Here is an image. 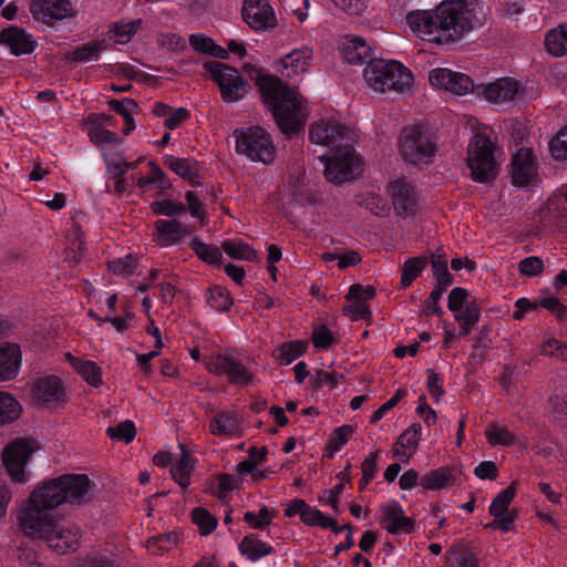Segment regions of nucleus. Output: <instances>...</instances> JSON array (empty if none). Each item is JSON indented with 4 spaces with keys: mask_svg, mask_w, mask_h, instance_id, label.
Listing matches in <instances>:
<instances>
[{
    "mask_svg": "<svg viewBox=\"0 0 567 567\" xmlns=\"http://www.w3.org/2000/svg\"><path fill=\"white\" fill-rule=\"evenodd\" d=\"M352 144H340L320 156L324 164V176L329 182L339 185L361 172L362 161Z\"/></svg>",
    "mask_w": 567,
    "mask_h": 567,
    "instance_id": "nucleus-7",
    "label": "nucleus"
},
{
    "mask_svg": "<svg viewBox=\"0 0 567 567\" xmlns=\"http://www.w3.org/2000/svg\"><path fill=\"white\" fill-rule=\"evenodd\" d=\"M399 150L403 159L414 165L427 164L436 153L431 135L419 126H409L402 131Z\"/></svg>",
    "mask_w": 567,
    "mask_h": 567,
    "instance_id": "nucleus-9",
    "label": "nucleus"
},
{
    "mask_svg": "<svg viewBox=\"0 0 567 567\" xmlns=\"http://www.w3.org/2000/svg\"><path fill=\"white\" fill-rule=\"evenodd\" d=\"M388 192L392 197L395 212L401 216L412 214L416 207V198L413 188L404 179L393 181Z\"/></svg>",
    "mask_w": 567,
    "mask_h": 567,
    "instance_id": "nucleus-25",
    "label": "nucleus"
},
{
    "mask_svg": "<svg viewBox=\"0 0 567 567\" xmlns=\"http://www.w3.org/2000/svg\"><path fill=\"white\" fill-rule=\"evenodd\" d=\"M103 50L102 42L93 41L76 48L68 54V60L72 62L85 63L96 60L100 52Z\"/></svg>",
    "mask_w": 567,
    "mask_h": 567,
    "instance_id": "nucleus-43",
    "label": "nucleus"
},
{
    "mask_svg": "<svg viewBox=\"0 0 567 567\" xmlns=\"http://www.w3.org/2000/svg\"><path fill=\"white\" fill-rule=\"evenodd\" d=\"M272 518L274 515L266 506L261 507L257 513L246 512L244 515V520L249 524L250 527L261 530L270 525Z\"/></svg>",
    "mask_w": 567,
    "mask_h": 567,
    "instance_id": "nucleus-51",
    "label": "nucleus"
},
{
    "mask_svg": "<svg viewBox=\"0 0 567 567\" xmlns=\"http://www.w3.org/2000/svg\"><path fill=\"white\" fill-rule=\"evenodd\" d=\"M549 151L555 161L567 162V125L550 141Z\"/></svg>",
    "mask_w": 567,
    "mask_h": 567,
    "instance_id": "nucleus-50",
    "label": "nucleus"
},
{
    "mask_svg": "<svg viewBox=\"0 0 567 567\" xmlns=\"http://www.w3.org/2000/svg\"><path fill=\"white\" fill-rule=\"evenodd\" d=\"M238 549L250 561H257L274 551L270 544L262 542L254 534L245 536L239 543Z\"/></svg>",
    "mask_w": 567,
    "mask_h": 567,
    "instance_id": "nucleus-32",
    "label": "nucleus"
},
{
    "mask_svg": "<svg viewBox=\"0 0 567 567\" xmlns=\"http://www.w3.org/2000/svg\"><path fill=\"white\" fill-rule=\"evenodd\" d=\"M542 353L567 361V344L553 337L547 338L542 344Z\"/></svg>",
    "mask_w": 567,
    "mask_h": 567,
    "instance_id": "nucleus-56",
    "label": "nucleus"
},
{
    "mask_svg": "<svg viewBox=\"0 0 567 567\" xmlns=\"http://www.w3.org/2000/svg\"><path fill=\"white\" fill-rule=\"evenodd\" d=\"M301 522L308 526H320L322 528H331L336 533H341L346 526H338L337 522L326 516L316 507L307 505V509L302 513Z\"/></svg>",
    "mask_w": 567,
    "mask_h": 567,
    "instance_id": "nucleus-37",
    "label": "nucleus"
},
{
    "mask_svg": "<svg viewBox=\"0 0 567 567\" xmlns=\"http://www.w3.org/2000/svg\"><path fill=\"white\" fill-rule=\"evenodd\" d=\"M152 210L156 215L174 216L185 212V206L181 203H174L167 199L154 202Z\"/></svg>",
    "mask_w": 567,
    "mask_h": 567,
    "instance_id": "nucleus-59",
    "label": "nucleus"
},
{
    "mask_svg": "<svg viewBox=\"0 0 567 567\" xmlns=\"http://www.w3.org/2000/svg\"><path fill=\"white\" fill-rule=\"evenodd\" d=\"M30 12L35 21L53 25L76 13L72 0H32Z\"/></svg>",
    "mask_w": 567,
    "mask_h": 567,
    "instance_id": "nucleus-18",
    "label": "nucleus"
},
{
    "mask_svg": "<svg viewBox=\"0 0 567 567\" xmlns=\"http://www.w3.org/2000/svg\"><path fill=\"white\" fill-rule=\"evenodd\" d=\"M375 297V289L372 286L352 285L349 289V301H362L367 303Z\"/></svg>",
    "mask_w": 567,
    "mask_h": 567,
    "instance_id": "nucleus-62",
    "label": "nucleus"
},
{
    "mask_svg": "<svg viewBox=\"0 0 567 567\" xmlns=\"http://www.w3.org/2000/svg\"><path fill=\"white\" fill-rule=\"evenodd\" d=\"M511 179L516 187H533L539 183L538 164L530 148L520 147L514 153Z\"/></svg>",
    "mask_w": 567,
    "mask_h": 567,
    "instance_id": "nucleus-16",
    "label": "nucleus"
},
{
    "mask_svg": "<svg viewBox=\"0 0 567 567\" xmlns=\"http://www.w3.org/2000/svg\"><path fill=\"white\" fill-rule=\"evenodd\" d=\"M33 396L38 404L59 408L66 402V391L56 377H44L34 382Z\"/></svg>",
    "mask_w": 567,
    "mask_h": 567,
    "instance_id": "nucleus-21",
    "label": "nucleus"
},
{
    "mask_svg": "<svg viewBox=\"0 0 567 567\" xmlns=\"http://www.w3.org/2000/svg\"><path fill=\"white\" fill-rule=\"evenodd\" d=\"M193 522L198 526L202 535L210 534L217 526V519L204 508H195L192 512Z\"/></svg>",
    "mask_w": 567,
    "mask_h": 567,
    "instance_id": "nucleus-52",
    "label": "nucleus"
},
{
    "mask_svg": "<svg viewBox=\"0 0 567 567\" xmlns=\"http://www.w3.org/2000/svg\"><path fill=\"white\" fill-rule=\"evenodd\" d=\"M92 497L85 474H64L37 485L22 504L55 512L62 505L81 506Z\"/></svg>",
    "mask_w": 567,
    "mask_h": 567,
    "instance_id": "nucleus-4",
    "label": "nucleus"
},
{
    "mask_svg": "<svg viewBox=\"0 0 567 567\" xmlns=\"http://www.w3.org/2000/svg\"><path fill=\"white\" fill-rule=\"evenodd\" d=\"M206 69L218 84L221 99L225 103H236L249 92V84L244 80L237 69L220 62H210Z\"/></svg>",
    "mask_w": 567,
    "mask_h": 567,
    "instance_id": "nucleus-10",
    "label": "nucleus"
},
{
    "mask_svg": "<svg viewBox=\"0 0 567 567\" xmlns=\"http://www.w3.org/2000/svg\"><path fill=\"white\" fill-rule=\"evenodd\" d=\"M243 70L255 82L262 103L270 109L282 133L293 134L303 127L309 111L306 100L297 90L278 76L264 73L256 64L247 62Z\"/></svg>",
    "mask_w": 567,
    "mask_h": 567,
    "instance_id": "nucleus-2",
    "label": "nucleus"
},
{
    "mask_svg": "<svg viewBox=\"0 0 567 567\" xmlns=\"http://www.w3.org/2000/svg\"><path fill=\"white\" fill-rule=\"evenodd\" d=\"M35 450L34 443L27 440L13 441L3 450L2 461L13 482L22 484L28 481L25 467Z\"/></svg>",
    "mask_w": 567,
    "mask_h": 567,
    "instance_id": "nucleus-15",
    "label": "nucleus"
},
{
    "mask_svg": "<svg viewBox=\"0 0 567 567\" xmlns=\"http://www.w3.org/2000/svg\"><path fill=\"white\" fill-rule=\"evenodd\" d=\"M190 247L195 254L206 262L218 264L221 259V252L218 247L208 246L198 237L193 238Z\"/></svg>",
    "mask_w": 567,
    "mask_h": 567,
    "instance_id": "nucleus-47",
    "label": "nucleus"
},
{
    "mask_svg": "<svg viewBox=\"0 0 567 567\" xmlns=\"http://www.w3.org/2000/svg\"><path fill=\"white\" fill-rule=\"evenodd\" d=\"M106 432L111 439L124 441L125 443L132 442L136 433L135 425L132 421H125L115 427H109Z\"/></svg>",
    "mask_w": 567,
    "mask_h": 567,
    "instance_id": "nucleus-55",
    "label": "nucleus"
},
{
    "mask_svg": "<svg viewBox=\"0 0 567 567\" xmlns=\"http://www.w3.org/2000/svg\"><path fill=\"white\" fill-rule=\"evenodd\" d=\"M208 372L215 375H226L233 384L245 386L252 381L251 372L231 354L212 353L204 358Z\"/></svg>",
    "mask_w": 567,
    "mask_h": 567,
    "instance_id": "nucleus-11",
    "label": "nucleus"
},
{
    "mask_svg": "<svg viewBox=\"0 0 567 567\" xmlns=\"http://www.w3.org/2000/svg\"><path fill=\"white\" fill-rule=\"evenodd\" d=\"M21 412L22 406L19 401L10 393L0 391V425L16 421Z\"/></svg>",
    "mask_w": 567,
    "mask_h": 567,
    "instance_id": "nucleus-39",
    "label": "nucleus"
},
{
    "mask_svg": "<svg viewBox=\"0 0 567 567\" xmlns=\"http://www.w3.org/2000/svg\"><path fill=\"white\" fill-rule=\"evenodd\" d=\"M238 154L254 162L269 164L275 158V145L268 133L259 126L237 128L233 133Z\"/></svg>",
    "mask_w": 567,
    "mask_h": 567,
    "instance_id": "nucleus-8",
    "label": "nucleus"
},
{
    "mask_svg": "<svg viewBox=\"0 0 567 567\" xmlns=\"http://www.w3.org/2000/svg\"><path fill=\"white\" fill-rule=\"evenodd\" d=\"M155 241L161 247H167L178 243L187 235V227L177 220L159 219L155 223Z\"/></svg>",
    "mask_w": 567,
    "mask_h": 567,
    "instance_id": "nucleus-28",
    "label": "nucleus"
},
{
    "mask_svg": "<svg viewBox=\"0 0 567 567\" xmlns=\"http://www.w3.org/2000/svg\"><path fill=\"white\" fill-rule=\"evenodd\" d=\"M224 251L236 259L255 260L257 258L256 252L241 240H228L223 245Z\"/></svg>",
    "mask_w": 567,
    "mask_h": 567,
    "instance_id": "nucleus-48",
    "label": "nucleus"
},
{
    "mask_svg": "<svg viewBox=\"0 0 567 567\" xmlns=\"http://www.w3.org/2000/svg\"><path fill=\"white\" fill-rule=\"evenodd\" d=\"M181 457L171 466V474L175 482L184 489L190 484V476L195 468V460L183 444H179Z\"/></svg>",
    "mask_w": 567,
    "mask_h": 567,
    "instance_id": "nucleus-31",
    "label": "nucleus"
},
{
    "mask_svg": "<svg viewBox=\"0 0 567 567\" xmlns=\"http://www.w3.org/2000/svg\"><path fill=\"white\" fill-rule=\"evenodd\" d=\"M195 164L196 163L192 159L179 157H169L166 161V165L171 171H173L182 178L188 181L189 183H195L197 178Z\"/></svg>",
    "mask_w": 567,
    "mask_h": 567,
    "instance_id": "nucleus-42",
    "label": "nucleus"
},
{
    "mask_svg": "<svg viewBox=\"0 0 567 567\" xmlns=\"http://www.w3.org/2000/svg\"><path fill=\"white\" fill-rule=\"evenodd\" d=\"M380 456V452L375 451L369 454L365 460L361 464L362 471V485L363 488L373 477L378 466V460Z\"/></svg>",
    "mask_w": 567,
    "mask_h": 567,
    "instance_id": "nucleus-61",
    "label": "nucleus"
},
{
    "mask_svg": "<svg viewBox=\"0 0 567 567\" xmlns=\"http://www.w3.org/2000/svg\"><path fill=\"white\" fill-rule=\"evenodd\" d=\"M241 16L255 31H266L277 25V18L267 0H244Z\"/></svg>",
    "mask_w": 567,
    "mask_h": 567,
    "instance_id": "nucleus-20",
    "label": "nucleus"
},
{
    "mask_svg": "<svg viewBox=\"0 0 567 567\" xmlns=\"http://www.w3.org/2000/svg\"><path fill=\"white\" fill-rule=\"evenodd\" d=\"M421 425L419 423H413L400 435L396 445L413 453L421 440Z\"/></svg>",
    "mask_w": 567,
    "mask_h": 567,
    "instance_id": "nucleus-49",
    "label": "nucleus"
},
{
    "mask_svg": "<svg viewBox=\"0 0 567 567\" xmlns=\"http://www.w3.org/2000/svg\"><path fill=\"white\" fill-rule=\"evenodd\" d=\"M21 350L16 343L0 344V381L14 379L21 368Z\"/></svg>",
    "mask_w": 567,
    "mask_h": 567,
    "instance_id": "nucleus-26",
    "label": "nucleus"
},
{
    "mask_svg": "<svg viewBox=\"0 0 567 567\" xmlns=\"http://www.w3.org/2000/svg\"><path fill=\"white\" fill-rule=\"evenodd\" d=\"M381 526L393 535L410 534L414 530V520L406 516L403 507L395 501L381 505Z\"/></svg>",
    "mask_w": 567,
    "mask_h": 567,
    "instance_id": "nucleus-22",
    "label": "nucleus"
},
{
    "mask_svg": "<svg viewBox=\"0 0 567 567\" xmlns=\"http://www.w3.org/2000/svg\"><path fill=\"white\" fill-rule=\"evenodd\" d=\"M0 43L8 45L16 55L31 53L34 49V41L24 30L10 27L0 32Z\"/></svg>",
    "mask_w": 567,
    "mask_h": 567,
    "instance_id": "nucleus-27",
    "label": "nucleus"
},
{
    "mask_svg": "<svg viewBox=\"0 0 567 567\" xmlns=\"http://www.w3.org/2000/svg\"><path fill=\"white\" fill-rule=\"evenodd\" d=\"M466 163L471 177L478 183H487L498 174L499 164L496 157V146L485 133H477L467 145Z\"/></svg>",
    "mask_w": 567,
    "mask_h": 567,
    "instance_id": "nucleus-6",
    "label": "nucleus"
},
{
    "mask_svg": "<svg viewBox=\"0 0 567 567\" xmlns=\"http://www.w3.org/2000/svg\"><path fill=\"white\" fill-rule=\"evenodd\" d=\"M341 59L350 64H363L371 56V48L367 41L355 34H344L338 41Z\"/></svg>",
    "mask_w": 567,
    "mask_h": 567,
    "instance_id": "nucleus-24",
    "label": "nucleus"
},
{
    "mask_svg": "<svg viewBox=\"0 0 567 567\" xmlns=\"http://www.w3.org/2000/svg\"><path fill=\"white\" fill-rule=\"evenodd\" d=\"M353 433L354 429L351 425L337 427L329 436L326 455L332 458L348 443Z\"/></svg>",
    "mask_w": 567,
    "mask_h": 567,
    "instance_id": "nucleus-41",
    "label": "nucleus"
},
{
    "mask_svg": "<svg viewBox=\"0 0 567 567\" xmlns=\"http://www.w3.org/2000/svg\"><path fill=\"white\" fill-rule=\"evenodd\" d=\"M140 25L141 20L116 22L109 31L110 39L118 44H126L137 32Z\"/></svg>",
    "mask_w": 567,
    "mask_h": 567,
    "instance_id": "nucleus-40",
    "label": "nucleus"
},
{
    "mask_svg": "<svg viewBox=\"0 0 567 567\" xmlns=\"http://www.w3.org/2000/svg\"><path fill=\"white\" fill-rule=\"evenodd\" d=\"M454 482L453 470L450 467H440L425 473L420 478V485L425 489H442Z\"/></svg>",
    "mask_w": 567,
    "mask_h": 567,
    "instance_id": "nucleus-34",
    "label": "nucleus"
},
{
    "mask_svg": "<svg viewBox=\"0 0 567 567\" xmlns=\"http://www.w3.org/2000/svg\"><path fill=\"white\" fill-rule=\"evenodd\" d=\"M350 303L343 308V313L352 321L368 319L371 317L369 306L362 301H349Z\"/></svg>",
    "mask_w": 567,
    "mask_h": 567,
    "instance_id": "nucleus-64",
    "label": "nucleus"
},
{
    "mask_svg": "<svg viewBox=\"0 0 567 567\" xmlns=\"http://www.w3.org/2000/svg\"><path fill=\"white\" fill-rule=\"evenodd\" d=\"M546 51L556 58L567 54V23L549 30L545 37Z\"/></svg>",
    "mask_w": 567,
    "mask_h": 567,
    "instance_id": "nucleus-33",
    "label": "nucleus"
},
{
    "mask_svg": "<svg viewBox=\"0 0 567 567\" xmlns=\"http://www.w3.org/2000/svg\"><path fill=\"white\" fill-rule=\"evenodd\" d=\"M64 357L87 384L94 388L102 385V369L94 361L74 357L70 352H66Z\"/></svg>",
    "mask_w": 567,
    "mask_h": 567,
    "instance_id": "nucleus-29",
    "label": "nucleus"
},
{
    "mask_svg": "<svg viewBox=\"0 0 567 567\" xmlns=\"http://www.w3.org/2000/svg\"><path fill=\"white\" fill-rule=\"evenodd\" d=\"M334 7L349 17H363L369 13V0H332Z\"/></svg>",
    "mask_w": 567,
    "mask_h": 567,
    "instance_id": "nucleus-46",
    "label": "nucleus"
},
{
    "mask_svg": "<svg viewBox=\"0 0 567 567\" xmlns=\"http://www.w3.org/2000/svg\"><path fill=\"white\" fill-rule=\"evenodd\" d=\"M206 297L210 308L217 311H226L233 306L229 292L220 286L209 288Z\"/></svg>",
    "mask_w": 567,
    "mask_h": 567,
    "instance_id": "nucleus-44",
    "label": "nucleus"
},
{
    "mask_svg": "<svg viewBox=\"0 0 567 567\" xmlns=\"http://www.w3.org/2000/svg\"><path fill=\"white\" fill-rule=\"evenodd\" d=\"M432 271L436 278L437 286L447 287L452 284V278L447 269V260L442 257H437L432 261Z\"/></svg>",
    "mask_w": 567,
    "mask_h": 567,
    "instance_id": "nucleus-58",
    "label": "nucleus"
},
{
    "mask_svg": "<svg viewBox=\"0 0 567 567\" xmlns=\"http://www.w3.org/2000/svg\"><path fill=\"white\" fill-rule=\"evenodd\" d=\"M312 61V50L309 47H302L284 55L277 63V71L285 78L295 79L307 73Z\"/></svg>",
    "mask_w": 567,
    "mask_h": 567,
    "instance_id": "nucleus-23",
    "label": "nucleus"
},
{
    "mask_svg": "<svg viewBox=\"0 0 567 567\" xmlns=\"http://www.w3.org/2000/svg\"><path fill=\"white\" fill-rule=\"evenodd\" d=\"M176 544V538L171 535H159L147 540V550L153 555H159L165 550H169Z\"/></svg>",
    "mask_w": 567,
    "mask_h": 567,
    "instance_id": "nucleus-54",
    "label": "nucleus"
},
{
    "mask_svg": "<svg viewBox=\"0 0 567 567\" xmlns=\"http://www.w3.org/2000/svg\"><path fill=\"white\" fill-rule=\"evenodd\" d=\"M478 94L491 104L506 105L527 97L519 82L512 78H501L494 82L477 86Z\"/></svg>",
    "mask_w": 567,
    "mask_h": 567,
    "instance_id": "nucleus-14",
    "label": "nucleus"
},
{
    "mask_svg": "<svg viewBox=\"0 0 567 567\" xmlns=\"http://www.w3.org/2000/svg\"><path fill=\"white\" fill-rule=\"evenodd\" d=\"M447 567H476V563L471 553L452 550L447 556Z\"/></svg>",
    "mask_w": 567,
    "mask_h": 567,
    "instance_id": "nucleus-60",
    "label": "nucleus"
},
{
    "mask_svg": "<svg viewBox=\"0 0 567 567\" xmlns=\"http://www.w3.org/2000/svg\"><path fill=\"white\" fill-rule=\"evenodd\" d=\"M426 266V259L415 257L406 260L402 268L401 285L409 287L416 279Z\"/></svg>",
    "mask_w": 567,
    "mask_h": 567,
    "instance_id": "nucleus-45",
    "label": "nucleus"
},
{
    "mask_svg": "<svg viewBox=\"0 0 567 567\" xmlns=\"http://www.w3.org/2000/svg\"><path fill=\"white\" fill-rule=\"evenodd\" d=\"M429 81L433 87L460 96L471 93L475 87L473 80L468 75L447 68L431 70L429 72Z\"/></svg>",
    "mask_w": 567,
    "mask_h": 567,
    "instance_id": "nucleus-19",
    "label": "nucleus"
},
{
    "mask_svg": "<svg viewBox=\"0 0 567 567\" xmlns=\"http://www.w3.org/2000/svg\"><path fill=\"white\" fill-rule=\"evenodd\" d=\"M309 138L312 144L328 147L330 151L340 144L353 143L354 135L337 120H320L311 125Z\"/></svg>",
    "mask_w": 567,
    "mask_h": 567,
    "instance_id": "nucleus-13",
    "label": "nucleus"
},
{
    "mask_svg": "<svg viewBox=\"0 0 567 567\" xmlns=\"http://www.w3.org/2000/svg\"><path fill=\"white\" fill-rule=\"evenodd\" d=\"M87 135L90 141L97 146L114 144L118 141V136L115 133L94 124L87 126Z\"/></svg>",
    "mask_w": 567,
    "mask_h": 567,
    "instance_id": "nucleus-53",
    "label": "nucleus"
},
{
    "mask_svg": "<svg viewBox=\"0 0 567 567\" xmlns=\"http://www.w3.org/2000/svg\"><path fill=\"white\" fill-rule=\"evenodd\" d=\"M485 9V3L478 0H444L434 10L411 12L408 22L421 40L445 45L481 27L486 20Z\"/></svg>",
    "mask_w": 567,
    "mask_h": 567,
    "instance_id": "nucleus-1",
    "label": "nucleus"
},
{
    "mask_svg": "<svg viewBox=\"0 0 567 567\" xmlns=\"http://www.w3.org/2000/svg\"><path fill=\"white\" fill-rule=\"evenodd\" d=\"M485 437L492 446H511L518 442L517 436L508 427L491 423L485 430Z\"/></svg>",
    "mask_w": 567,
    "mask_h": 567,
    "instance_id": "nucleus-36",
    "label": "nucleus"
},
{
    "mask_svg": "<svg viewBox=\"0 0 567 567\" xmlns=\"http://www.w3.org/2000/svg\"><path fill=\"white\" fill-rule=\"evenodd\" d=\"M307 348L308 342L303 340L285 342L277 347L276 358L281 364L288 365L297 358L302 355L306 352Z\"/></svg>",
    "mask_w": 567,
    "mask_h": 567,
    "instance_id": "nucleus-38",
    "label": "nucleus"
},
{
    "mask_svg": "<svg viewBox=\"0 0 567 567\" xmlns=\"http://www.w3.org/2000/svg\"><path fill=\"white\" fill-rule=\"evenodd\" d=\"M212 434L231 437L240 432V419L234 411H225L216 414L209 423Z\"/></svg>",
    "mask_w": 567,
    "mask_h": 567,
    "instance_id": "nucleus-30",
    "label": "nucleus"
},
{
    "mask_svg": "<svg viewBox=\"0 0 567 567\" xmlns=\"http://www.w3.org/2000/svg\"><path fill=\"white\" fill-rule=\"evenodd\" d=\"M515 495L516 484L513 482L494 497L488 508L489 514L494 517V520L488 525L489 527L504 533L513 528L517 514L514 509L509 508V505L515 498Z\"/></svg>",
    "mask_w": 567,
    "mask_h": 567,
    "instance_id": "nucleus-17",
    "label": "nucleus"
},
{
    "mask_svg": "<svg viewBox=\"0 0 567 567\" xmlns=\"http://www.w3.org/2000/svg\"><path fill=\"white\" fill-rule=\"evenodd\" d=\"M334 341L330 330L326 326H320L312 331V342L318 350H328Z\"/></svg>",
    "mask_w": 567,
    "mask_h": 567,
    "instance_id": "nucleus-63",
    "label": "nucleus"
},
{
    "mask_svg": "<svg viewBox=\"0 0 567 567\" xmlns=\"http://www.w3.org/2000/svg\"><path fill=\"white\" fill-rule=\"evenodd\" d=\"M365 84L375 93H410L414 78L412 72L396 60H373L363 69Z\"/></svg>",
    "mask_w": 567,
    "mask_h": 567,
    "instance_id": "nucleus-5",
    "label": "nucleus"
},
{
    "mask_svg": "<svg viewBox=\"0 0 567 567\" xmlns=\"http://www.w3.org/2000/svg\"><path fill=\"white\" fill-rule=\"evenodd\" d=\"M16 518L18 529L24 536L45 543L58 554L75 550L80 544V528L73 524L63 523L53 511L21 503Z\"/></svg>",
    "mask_w": 567,
    "mask_h": 567,
    "instance_id": "nucleus-3",
    "label": "nucleus"
},
{
    "mask_svg": "<svg viewBox=\"0 0 567 567\" xmlns=\"http://www.w3.org/2000/svg\"><path fill=\"white\" fill-rule=\"evenodd\" d=\"M109 268L116 275L128 276L135 271L136 259L132 255L114 259L109 262Z\"/></svg>",
    "mask_w": 567,
    "mask_h": 567,
    "instance_id": "nucleus-57",
    "label": "nucleus"
},
{
    "mask_svg": "<svg viewBox=\"0 0 567 567\" xmlns=\"http://www.w3.org/2000/svg\"><path fill=\"white\" fill-rule=\"evenodd\" d=\"M147 167L148 173L146 175L132 176L140 188L146 189L151 185H154L162 189L169 187V181L166 178L164 172L155 162H147Z\"/></svg>",
    "mask_w": 567,
    "mask_h": 567,
    "instance_id": "nucleus-35",
    "label": "nucleus"
},
{
    "mask_svg": "<svg viewBox=\"0 0 567 567\" xmlns=\"http://www.w3.org/2000/svg\"><path fill=\"white\" fill-rule=\"evenodd\" d=\"M447 308L454 315L460 324V336H467L480 320V310L473 300L468 299V292L462 287L451 290L447 299Z\"/></svg>",
    "mask_w": 567,
    "mask_h": 567,
    "instance_id": "nucleus-12",
    "label": "nucleus"
}]
</instances>
